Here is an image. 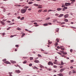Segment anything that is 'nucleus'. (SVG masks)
Returning a JSON list of instances; mask_svg holds the SVG:
<instances>
[{"mask_svg":"<svg viewBox=\"0 0 76 76\" xmlns=\"http://www.w3.org/2000/svg\"><path fill=\"white\" fill-rule=\"evenodd\" d=\"M62 9H63V11H64V10H66L65 9V8H63Z\"/></svg>","mask_w":76,"mask_h":76,"instance_id":"052dcab7","label":"nucleus"},{"mask_svg":"<svg viewBox=\"0 0 76 76\" xmlns=\"http://www.w3.org/2000/svg\"><path fill=\"white\" fill-rule=\"evenodd\" d=\"M58 53L60 55H61V53H59V52H58Z\"/></svg>","mask_w":76,"mask_h":76,"instance_id":"13d9d810","label":"nucleus"},{"mask_svg":"<svg viewBox=\"0 0 76 76\" xmlns=\"http://www.w3.org/2000/svg\"><path fill=\"white\" fill-rule=\"evenodd\" d=\"M65 22H68V20L66 19L65 20Z\"/></svg>","mask_w":76,"mask_h":76,"instance_id":"603ef678","label":"nucleus"},{"mask_svg":"<svg viewBox=\"0 0 76 76\" xmlns=\"http://www.w3.org/2000/svg\"><path fill=\"white\" fill-rule=\"evenodd\" d=\"M27 63V61L26 60H25V61L23 62V64H26Z\"/></svg>","mask_w":76,"mask_h":76,"instance_id":"aec40b11","label":"nucleus"},{"mask_svg":"<svg viewBox=\"0 0 76 76\" xmlns=\"http://www.w3.org/2000/svg\"><path fill=\"white\" fill-rule=\"evenodd\" d=\"M57 10H58V11H60V10H62V8H58L57 9Z\"/></svg>","mask_w":76,"mask_h":76,"instance_id":"2eb2a0df","label":"nucleus"},{"mask_svg":"<svg viewBox=\"0 0 76 76\" xmlns=\"http://www.w3.org/2000/svg\"><path fill=\"white\" fill-rule=\"evenodd\" d=\"M5 63H6V64H10V63L7 61H6L5 62Z\"/></svg>","mask_w":76,"mask_h":76,"instance_id":"6ab92c4d","label":"nucleus"},{"mask_svg":"<svg viewBox=\"0 0 76 76\" xmlns=\"http://www.w3.org/2000/svg\"><path fill=\"white\" fill-rule=\"evenodd\" d=\"M26 10H27V9H22L20 11L21 13H25Z\"/></svg>","mask_w":76,"mask_h":76,"instance_id":"f257e3e1","label":"nucleus"},{"mask_svg":"<svg viewBox=\"0 0 76 76\" xmlns=\"http://www.w3.org/2000/svg\"><path fill=\"white\" fill-rule=\"evenodd\" d=\"M17 30H18V31H21V29L20 28H17Z\"/></svg>","mask_w":76,"mask_h":76,"instance_id":"72a5a7b5","label":"nucleus"},{"mask_svg":"<svg viewBox=\"0 0 76 76\" xmlns=\"http://www.w3.org/2000/svg\"><path fill=\"white\" fill-rule=\"evenodd\" d=\"M56 11V10H48V12H55Z\"/></svg>","mask_w":76,"mask_h":76,"instance_id":"20e7f679","label":"nucleus"},{"mask_svg":"<svg viewBox=\"0 0 76 76\" xmlns=\"http://www.w3.org/2000/svg\"><path fill=\"white\" fill-rule=\"evenodd\" d=\"M32 64H29V66H32Z\"/></svg>","mask_w":76,"mask_h":76,"instance_id":"de8ad7c7","label":"nucleus"},{"mask_svg":"<svg viewBox=\"0 0 76 76\" xmlns=\"http://www.w3.org/2000/svg\"><path fill=\"white\" fill-rule=\"evenodd\" d=\"M39 66H40V68H44V66H42V65H41V64L39 65Z\"/></svg>","mask_w":76,"mask_h":76,"instance_id":"a211bd4d","label":"nucleus"},{"mask_svg":"<svg viewBox=\"0 0 76 76\" xmlns=\"http://www.w3.org/2000/svg\"><path fill=\"white\" fill-rule=\"evenodd\" d=\"M0 23H1L2 25H5V23L4 22H3L2 21H1L0 22Z\"/></svg>","mask_w":76,"mask_h":76,"instance_id":"1a4fd4ad","label":"nucleus"},{"mask_svg":"<svg viewBox=\"0 0 76 76\" xmlns=\"http://www.w3.org/2000/svg\"><path fill=\"white\" fill-rule=\"evenodd\" d=\"M64 8H65V9H67V7H64Z\"/></svg>","mask_w":76,"mask_h":76,"instance_id":"e2e57ef3","label":"nucleus"},{"mask_svg":"<svg viewBox=\"0 0 76 76\" xmlns=\"http://www.w3.org/2000/svg\"><path fill=\"white\" fill-rule=\"evenodd\" d=\"M20 20H23L24 19V17H23L20 19Z\"/></svg>","mask_w":76,"mask_h":76,"instance_id":"7c9ffc66","label":"nucleus"},{"mask_svg":"<svg viewBox=\"0 0 76 76\" xmlns=\"http://www.w3.org/2000/svg\"><path fill=\"white\" fill-rule=\"evenodd\" d=\"M65 7V5H63L62 6V7Z\"/></svg>","mask_w":76,"mask_h":76,"instance_id":"69168bd1","label":"nucleus"},{"mask_svg":"<svg viewBox=\"0 0 76 76\" xmlns=\"http://www.w3.org/2000/svg\"><path fill=\"white\" fill-rule=\"evenodd\" d=\"M58 75L59 76H63V75L61 73H60L58 74Z\"/></svg>","mask_w":76,"mask_h":76,"instance_id":"dca6fc26","label":"nucleus"},{"mask_svg":"<svg viewBox=\"0 0 76 76\" xmlns=\"http://www.w3.org/2000/svg\"><path fill=\"white\" fill-rule=\"evenodd\" d=\"M34 62L35 63H39V61L38 60H35L34 61Z\"/></svg>","mask_w":76,"mask_h":76,"instance_id":"423d86ee","label":"nucleus"},{"mask_svg":"<svg viewBox=\"0 0 76 76\" xmlns=\"http://www.w3.org/2000/svg\"><path fill=\"white\" fill-rule=\"evenodd\" d=\"M44 12H47V10H44L43 11Z\"/></svg>","mask_w":76,"mask_h":76,"instance_id":"0e129e2a","label":"nucleus"},{"mask_svg":"<svg viewBox=\"0 0 76 76\" xmlns=\"http://www.w3.org/2000/svg\"><path fill=\"white\" fill-rule=\"evenodd\" d=\"M53 67L54 68H57V66H54Z\"/></svg>","mask_w":76,"mask_h":76,"instance_id":"09e8293b","label":"nucleus"},{"mask_svg":"<svg viewBox=\"0 0 76 76\" xmlns=\"http://www.w3.org/2000/svg\"><path fill=\"white\" fill-rule=\"evenodd\" d=\"M50 65L51 66H53V63L52 62H51L50 63Z\"/></svg>","mask_w":76,"mask_h":76,"instance_id":"a19ab883","label":"nucleus"},{"mask_svg":"<svg viewBox=\"0 0 76 76\" xmlns=\"http://www.w3.org/2000/svg\"><path fill=\"white\" fill-rule=\"evenodd\" d=\"M41 22V20L38 21L37 20H34V22Z\"/></svg>","mask_w":76,"mask_h":76,"instance_id":"c756f323","label":"nucleus"},{"mask_svg":"<svg viewBox=\"0 0 76 76\" xmlns=\"http://www.w3.org/2000/svg\"><path fill=\"white\" fill-rule=\"evenodd\" d=\"M33 60V57H30V60Z\"/></svg>","mask_w":76,"mask_h":76,"instance_id":"2f4dec72","label":"nucleus"},{"mask_svg":"<svg viewBox=\"0 0 76 76\" xmlns=\"http://www.w3.org/2000/svg\"><path fill=\"white\" fill-rule=\"evenodd\" d=\"M62 47L63 46H60V49H61V50H64V48H62Z\"/></svg>","mask_w":76,"mask_h":76,"instance_id":"6e6552de","label":"nucleus"},{"mask_svg":"<svg viewBox=\"0 0 76 76\" xmlns=\"http://www.w3.org/2000/svg\"><path fill=\"white\" fill-rule=\"evenodd\" d=\"M65 22H62L61 23V25H63V24H65Z\"/></svg>","mask_w":76,"mask_h":76,"instance_id":"37998d69","label":"nucleus"},{"mask_svg":"<svg viewBox=\"0 0 76 76\" xmlns=\"http://www.w3.org/2000/svg\"><path fill=\"white\" fill-rule=\"evenodd\" d=\"M50 19V17L46 18V20H49V19Z\"/></svg>","mask_w":76,"mask_h":76,"instance_id":"cd10ccee","label":"nucleus"},{"mask_svg":"<svg viewBox=\"0 0 76 76\" xmlns=\"http://www.w3.org/2000/svg\"><path fill=\"white\" fill-rule=\"evenodd\" d=\"M34 6H38L39 5L37 4H34Z\"/></svg>","mask_w":76,"mask_h":76,"instance_id":"a878e982","label":"nucleus"},{"mask_svg":"<svg viewBox=\"0 0 76 76\" xmlns=\"http://www.w3.org/2000/svg\"><path fill=\"white\" fill-rule=\"evenodd\" d=\"M76 72L74 70H72V73H76Z\"/></svg>","mask_w":76,"mask_h":76,"instance_id":"393cba45","label":"nucleus"},{"mask_svg":"<svg viewBox=\"0 0 76 76\" xmlns=\"http://www.w3.org/2000/svg\"><path fill=\"white\" fill-rule=\"evenodd\" d=\"M69 75H71V74L72 73V72H70L69 73Z\"/></svg>","mask_w":76,"mask_h":76,"instance_id":"864d4df0","label":"nucleus"},{"mask_svg":"<svg viewBox=\"0 0 76 76\" xmlns=\"http://www.w3.org/2000/svg\"><path fill=\"white\" fill-rule=\"evenodd\" d=\"M58 31H59V28H57L56 29V31L57 32H58Z\"/></svg>","mask_w":76,"mask_h":76,"instance_id":"c85d7f7f","label":"nucleus"},{"mask_svg":"<svg viewBox=\"0 0 76 76\" xmlns=\"http://www.w3.org/2000/svg\"><path fill=\"white\" fill-rule=\"evenodd\" d=\"M44 54H48V53L47 52H44Z\"/></svg>","mask_w":76,"mask_h":76,"instance_id":"49530a36","label":"nucleus"},{"mask_svg":"<svg viewBox=\"0 0 76 76\" xmlns=\"http://www.w3.org/2000/svg\"><path fill=\"white\" fill-rule=\"evenodd\" d=\"M74 61V60H71V63H73Z\"/></svg>","mask_w":76,"mask_h":76,"instance_id":"c03bdc74","label":"nucleus"},{"mask_svg":"<svg viewBox=\"0 0 76 76\" xmlns=\"http://www.w3.org/2000/svg\"><path fill=\"white\" fill-rule=\"evenodd\" d=\"M57 48L58 49H59L60 48V46H58L57 47Z\"/></svg>","mask_w":76,"mask_h":76,"instance_id":"5fc2aeb1","label":"nucleus"},{"mask_svg":"<svg viewBox=\"0 0 76 76\" xmlns=\"http://www.w3.org/2000/svg\"><path fill=\"white\" fill-rule=\"evenodd\" d=\"M39 6H39L38 7V9H42V5H39Z\"/></svg>","mask_w":76,"mask_h":76,"instance_id":"9b49d317","label":"nucleus"},{"mask_svg":"<svg viewBox=\"0 0 76 76\" xmlns=\"http://www.w3.org/2000/svg\"><path fill=\"white\" fill-rule=\"evenodd\" d=\"M41 11H42L41 10H39L38 12L39 13H41Z\"/></svg>","mask_w":76,"mask_h":76,"instance_id":"4c0bfd02","label":"nucleus"},{"mask_svg":"<svg viewBox=\"0 0 76 76\" xmlns=\"http://www.w3.org/2000/svg\"><path fill=\"white\" fill-rule=\"evenodd\" d=\"M32 3H33V2H32V1H31V2H29L28 4H32Z\"/></svg>","mask_w":76,"mask_h":76,"instance_id":"412c9836","label":"nucleus"},{"mask_svg":"<svg viewBox=\"0 0 76 76\" xmlns=\"http://www.w3.org/2000/svg\"><path fill=\"white\" fill-rule=\"evenodd\" d=\"M25 34H23L22 35L21 37L22 38V37H24V36H25Z\"/></svg>","mask_w":76,"mask_h":76,"instance_id":"473e14b6","label":"nucleus"},{"mask_svg":"<svg viewBox=\"0 0 76 76\" xmlns=\"http://www.w3.org/2000/svg\"><path fill=\"white\" fill-rule=\"evenodd\" d=\"M56 41H57V42H59V39H58V38H57L56 39Z\"/></svg>","mask_w":76,"mask_h":76,"instance_id":"b1692460","label":"nucleus"},{"mask_svg":"<svg viewBox=\"0 0 76 76\" xmlns=\"http://www.w3.org/2000/svg\"><path fill=\"white\" fill-rule=\"evenodd\" d=\"M28 10H29V11H30V10H31V9L30 8L28 9Z\"/></svg>","mask_w":76,"mask_h":76,"instance_id":"338daca9","label":"nucleus"},{"mask_svg":"<svg viewBox=\"0 0 76 76\" xmlns=\"http://www.w3.org/2000/svg\"><path fill=\"white\" fill-rule=\"evenodd\" d=\"M64 70V68H63L60 69V72H63Z\"/></svg>","mask_w":76,"mask_h":76,"instance_id":"9d476101","label":"nucleus"},{"mask_svg":"<svg viewBox=\"0 0 76 76\" xmlns=\"http://www.w3.org/2000/svg\"><path fill=\"white\" fill-rule=\"evenodd\" d=\"M51 61H49L48 62V65H51Z\"/></svg>","mask_w":76,"mask_h":76,"instance_id":"4be33fe9","label":"nucleus"},{"mask_svg":"<svg viewBox=\"0 0 76 76\" xmlns=\"http://www.w3.org/2000/svg\"><path fill=\"white\" fill-rule=\"evenodd\" d=\"M15 72H17V73H20L21 72L19 70H17L15 71Z\"/></svg>","mask_w":76,"mask_h":76,"instance_id":"39448f33","label":"nucleus"},{"mask_svg":"<svg viewBox=\"0 0 76 76\" xmlns=\"http://www.w3.org/2000/svg\"><path fill=\"white\" fill-rule=\"evenodd\" d=\"M61 64L62 66H63L64 64V63L63 62V61H61Z\"/></svg>","mask_w":76,"mask_h":76,"instance_id":"5701e85b","label":"nucleus"},{"mask_svg":"<svg viewBox=\"0 0 76 76\" xmlns=\"http://www.w3.org/2000/svg\"><path fill=\"white\" fill-rule=\"evenodd\" d=\"M47 24H43V25L45 26H48V25H51V23H47Z\"/></svg>","mask_w":76,"mask_h":76,"instance_id":"f03ea898","label":"nucleus"},{"mask_svg":"<svg viewBox=\"0 0 76 76\" xmlns=\"http://www.w3.org/2000/svg\"><path fill=\"white\" fill-rule=\"evenodd\" d=\"M15 47H19V45H16Z\"/></svg>","mask_w":76,"mask_h":76,"instance_id":"6e6d98bb","label":"nucleus"},{"mask_svg":"<svg viewBox=\"0 0 76 76\" xmlns=\"http://www.w3.org/2000/svg\"><path fill=\"white\" fill-rule=\"evenodd\" d=\"M68 16H69V15L67 14L66 15H64V17L66 18H67V17H68Z\"/></svg>","mask_w":76,"mask_h":76,"instance_id":"4468645a","label":"nucleus"},{"mask_svg":"<svg viewBox=\"0 0 76 76\" xmlns=\"http://www.w3.org/2000/svg\"><path fill=\"white\" fill-rule=\"evenodd\" d=\"M16 36H17V34L15 35H12L10 36V37L11 38H12V37H15V36L16 37Z\"/></svg>","mask_w":76,"mask_h":76,"instance_id":"ddd939ff","label":"nucleus"},{"mask_svg":"<svg viewBox=\"0 0 76 76\" xmlns=\"http://www.w3.org/2000/svg\"><path fill=\"white\" fill-rule=\"evenodd\" d=\"M17 18H18V19H20V17L19 16V17H18Z\"/></svg>","mask_w":76,"mask_h":76,"instance_id":"774afa93","label":"nucleus"},{"mask_svg":"<svg viewBox=\"0 0 76 76\" xmlns=\"http://www.w3.org/2000/svg\"><path fill=\"white\" fill-rule=\"evenodd\" d=\"M31 23H34V22H35V21H31Z\"/></svg>","mask_w":76,"mask_h":76,"instance_id":"680f3d73","label":"nucleus"},{"mask_svg":"<svg viewBox=\"0 0 76 76\" xmlns=\"http://www.w3.org/2000/svg\"><path fill=\"white\" fill-rule=\"evenodd\" d=\"M63 54H64V55H66L67 54V53H66V52H64V53H63Z\"/></svg>","mask_w":76,"mask_h":76,"instance_id":"c9c22d12","label":"nucleus"},{"mask_svg":"<svg viewBox=\"0 0 76 76\" xmlns=\"http://www.w3.org/2000/svg\"><path fill=\"white\" fill-rule=\"evenodd\" d=\"M64 16V15H63V14H61L58 16V17L59 18H60L61 17H62V16Z\"/></svg>","mask_w":76,"mask_h":76,"instance_id":"f8f14e48","label":"nucleus"},{"mask_svg":"<svg viewBox=\"0 0 76 76\" xmlns=\"http://www.w3.org/2000/svg\"><path fill=\"white\" fill-rule=\"evenodd\" d=\"M34 25H37V23H34Z\"/></svg>","mask_w":76,"mask_h":76,"instance_id":"bf43d9fd","label":"nucleus"},{"mask_svg":"<svg viewBox=\"0 0 76 76\" xmlns=\"http://www.w3.org/2000/svg\"><path fill=\"white\" fill-rule=\"evenodd\" d=\"M3 61H6V59H4L2 60Z\"/></svg>","mask_w":76,"mask_h":76,"instance_id":"e433bc0d","label":"nucleus"},{"mask_svg":"<svg viewBox=\"0 0 76 76\" xmlns=\"http://www.w3.org/2000/svg\"><path fill=\"white\" fill-rule=\"evenodd\" d=\"M10 28H11V27H9L8 28H7V31H8V30H9V29H10Z\"/></svg>","mask_w":76,"mask_h":76,"instance_id":"58836bf2","label":"nucleus"},{"mask_svg":"<svg viewBox=\"0 0 76 76\" xmlns=\"http://www.w3.org/2000/svg\"><path fill=\"white\" fill-rule=\"evenodd\" d=\"M55 46H57L58 45V43L56 42V43L55 44Z\"/></svg>","mask_w":76,"mask_h":76,"instance_id":"f704fd0d","label":"nucleus"},{"mask_svg":"<svg viewBox=\"0 0 76 76\" xmlns=\"http://www.w3.org/2000/svg\"><path fill=\"white\" fill-rule=\"evenodd\" d=\"M70 0L72 2H75V0Z\"/></svg>","mask_w":76,"mask_h":76,"instance_id":"a18cd8bd","label":"nucleus"},{"mask_svg":"<svg viewBox=\"0 0 76 76\" xmlns=\"http://www.w3.org/2000/svg\"><path fill=\"white\" fill-rule=\"evenodd\" d=\"M70 53H72V52H73V50L72 49H70Z\"/></svg>","mask_w":76,"mask_h":76,"instance_id":"79ce46f5","label":"nucleus"},{"mask_svg":"<svg viewBox=\"0 0 76 76\" xmlns=\"http://www.w3.org/2000/svg\"><path fill=\"white\" fill-rule=\"evenodd\" d=\"M65 4V6H70V5H71V4L70 3H66Z\"/></svg>","mask_w":76,"mask_h":76,"instance_id":"7ed1b4c3","label":"nucleus"},{"mask_svg":"<svg viewBox=\"0 0 76 76\" xmlns=\"http://www.w3.org/2000/svg\"><path fill=\"white\" fill-rule=\"evenodd\" d=\"M33 69H38V68L37 67V66H34V67H33Z\"/></svg>","mask_w":76,"mask_h":76,"instance_id":"f3484780","label":"nucleus"},{"mask_svg":"<svg viewBox=\"0 0 76 76\" xmlns=\"http://www.w3.org/2000/svg\"><path fill=\"white\" fill-rule=\"evenodd\" d=\"M52 43V42H50L48 43V45H50V44H51Z\"/></svg>","mask_w":76,"mask_h":76,"instance_id":"ea45409f","label":"nucleus"},{"mask_svg":"<svg viewBox=\"0 0 76 76\" xmlns=\"http://www.w3.org/2000/svg\"><path fill=\"white\" fill-rule=\"evenodd\" d=\"M7 22L8 23H10L11 22L10 21H7Z\"/></svg>","mask_w":76,"mask_h":76,"instance_id":"4d7b16f0","label":"nucleus"},{"mask_svg":"<svg viewBox=\"0 0 76 76\" xmlns=\"http://www.w3.org/2000/svg\"><path fill=\"white\" fill-rule=\"evenodd\" d=\"M35 26L36 27H37V26H39V25H35Z\"/></svg>","mask_w":76,"mask_h":76,"instance_id":"3c124183","label":"nucleus"},{"mask_svg":"<svg viewBox=\"0 0 76 76\" xmlns=\"http://www.w3.org/2000/svg\"><path fill=\"white\" fill-rule=\"evenodd\" d=\"M11 62L12 63H13V64L16 63V61H11Z\"/></svg>","mask_w":76,"mask_h":76,"instance_id":"0eeeda50","label":"nucleus"},{"mask_svg":"<svg viewBox=\"0 0 76 76\" xmlns=\"http://www.w3.org/2000/svg\"><path fill=\"white\" fill-rule=\"evenodd\" d=\"M37 56H38V57H42V56L41 55H40V54H38L37 55Z\"/></svg>","mask_w":76,"mask_h":76,"instance_id":"bb28decb","label":"nucleus"},{"mask_svg":"<svg viewBox=\"0 0 76 76\" xmlns=\"http://www.w3.org/2000/svg\"><path fill=\"white\" fill-rule=\"evenodd\" d=\"M40 50L41 51H44V50H43V49H40Z\"/></svg>","mask_w":76,"mask_h":76,"instance_id":"8fccbe9b","label":"nucleus"}]
</instances>
